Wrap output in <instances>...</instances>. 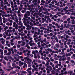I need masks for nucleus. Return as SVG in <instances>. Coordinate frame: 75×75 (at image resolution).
<instances>
[{"instance_id":"1","label":"nucleus","mask_w":75,"mask_h":75,"mask_svg":"<svg viewBox=\"0 0 75 75\" xmlns=\"http://www.w3.org/2000/svg\"><path fill=\"white\" fill-rule=\"evenodd\" d=\"M31 69H32V68L31 67H30V68H29L27 69V71H28V72H29V74H31V71H30L31 70Z\"/></svg>"},{"instance_id":"2","label":"nucleus","mask_w":75,"mask_h":75,"mask_svg":"<svg viewBox=\"0 0 75 75\" xmlns=\"http://www.w3.org/2000/svg\"><path fill=\"white\" fill-rule=\"evenodd\" d=\"M56 15H57V16H58L59 17L61 16V15L60 12H59V13H57Z\"/></svg>"},{"instance_id":"3","label":"nucleus","mask_w":75,"mask_h":75,"mask_svg":"<svg viewBox=\"0 0 75 75\" xmlns=\"http://www.w3.org/2000/svg\"><path fill=\"white\" fill-rule=\"evenodd\" d=\"M3 23H6V18H3Z\"/></svg>"},{"instance_id":"4","label":"nucleus","mask_w":75,"mask_h":75,"mask_svg":"<svg viewBox=\"0 0 75 75\" xmlns=\"http://www.w3.org/2000/svg\"><path fill=\"white\" fill-rule=\"evenodd\" d=\"M8 58H9V59H11L12 61H14V58H13L11 57V56H9L8 57Z\"/></svg>"},{"instance_id":"5","label":"nucleus","mask_w":75,"mask_h":75,"mask_svg":"<svg viewBox=\"0 0 75 75\" xmlns=\"http://www.w3.org/2000/svg\"><path fill=\"white\" fill-rule=\"evenodd\" d=\"M15 19L16 20V23H17V24H18V19L17 18V17L16 16Z\"/></svg>"},{"instance_id":"6","label":"nucleus","mask_w":75,"mask_h":75,"mask_svg":"<svg viewBox=\"0 0 75 75\" xmlns=\"http://www.w3.org/2000/svg\"><path fill=\"white\" fill-rule=\"evenodd\" d=\"M23 9L24 10H23L21 11L22 13H24L25 12V10H26V8H24Z\"/></svg>"},{"instance_id":"7","label":"nucleus","mask_w":75,"mask_h":75,"mask_svg":"<svg viewBox=\"0 0 75 75\" xmlns=\"http://www.w3.org/2000/svg\"><path fill=\"white\" fill-rule=\"evenodd\" d=\"M71 21L72 22L71 23V24H75V21H74V19L72 20Z\"/></svg>"},{"instance_id":"8","label":"nucleus","mask_w":75,"mask_h":75,"mask_svg":"<svg viewBox=\"0 0 75 75\" xmlns=\"http://www.w3.org/2000/svg\"><path fill=\"white\" fill-rule=\"evenodd\" d=\"M21 21H20L19 22L18 25H23V24L21 23Z\"/></svg>"},{"instance_id":"9","label":"nucleus","mask_w":75,"mask_h":75,"mask_svg":"<svg viewBox=\"0 0 75 75\" xmlns=\"http://www.w3.org/2000/svg\"><path fill=\"white\" fill-rule=\"evenodd\" d=\"M65 37H66V38H69V36L66 34L64 35Z\"/></svg>"},{"instance_id":"10","label":"nucleus","mask_w":75,"mask_h":75,"mask_svg":"<svg viewBox=\"0 0 75 75\" xmlns=\"http://www.w3.org/2000/svg\"><path fill=\"white\" fill-rule=\"evenodd\" d=\"M21 8H20L19 9V10L18 11L17 13L18 14L20 13V10H21Z\"/></svg>"},{"instance_id":"11","label":"nucleus","mask_w":75,"mask_h":75,"mask_svg":"<svg viewBox=\"0 0 75 75\" xmlns=\"http://www.w3.org/2000/svg\"><path fill=\"white\" fill-rule=\"evenodd\" d=\"M27 15L28 16H30V13L29 12V11H27L26 12Z\"/></svg>"},{"instance_id":"12","label":"nucleus","mask_w":75,"mask_h":75,"mask_svg":"<svg viewBox=\"0 0 75 75\" xmlns=\"http://www.w3.org/2000/svg\"><path fill=\"white\" fill-rule=\"evenodd\" d=\"M19 64H21V65H24V63L21 62V61H20L19 62Z\"/></svg>"},{"instance_id":"13","label":"nucleus","mask_w":75,"mask_h":75,"mask_svg":"<svg viewBox=\"0 0 75 75\" xmlns=\"http://www.w3.org/2000/svg\"><path fill=\"white\" fill-rule=\"evenodd\" d=\"M6 25H12V23H10V24L9 23H6Z\"/></svg>"},{"instance_id":"14","label":"nucleus","mask_w":75,"mask_h":75,"mask_svg":"<svg viewBox=\"0 0 75 75\" xmlns=\"http://www.w3.org/2000/svg\"><path fill=\"white\" fill-rule=\"evenodd\" d=\"M11 52L10 51L9 52V53H8L6 54V55H10V54H11Z\"/></svg>"},{"instance_id":"15","label":"nucleus","mask_w":75,"mask_h":75,"mask_svg":"<svg viewBox=\"0 0 75 75\" xmlns=\"http://www.w3.org/2000/svg\"><path fill=\"white\" fill-rule=\"evenodd\" d=\"M13 27H16V23L15 22H14L13 23Z\"/></svg>"},{"instance_id":"16","label":"nucleus","mask_w":75,"mask_h":75,"mask_svg":"<svg viewBox=\"0 0 75 75\" xmlns=\"http://www.w3.org/2000/svg\"><path fill=\"white\" fill-rule=\"evenodd\" d=\"M26 47H27V48H28V49H30V46H28V45H27L25 46Z\"/></svg>"},{"instance_id":"17","label":"nucleus","mask_w":75,"mask_h":75,"mask_svg":"<svg viewBox=\"0 0 75 75\" xmlns=\"http://www.w3.org/2000/svg\"><path fill=\"white\" fill-rule=\"evenodd\" d=\"M30 46H33V45L34 46V45H35V44H34V43H32L30 44Z\"/></svg>"},{"instance_id":"18","label":"nucleus","mask_w":75,"mask_h":75,"mask_svg":"<svg viewBox=\"0 0 75 75\" xmlns=\"http://www.w3.org/2000/svg\"><path fill=\"white\" fill-rule=\"evenodd\" d=\"M6 32H8L9 33H11V32H12V30H6Z\"/></svg>"},{"instance_id":"19","label":"nucleus","mask_w":75,"mask_h":75,"mask_svg":"<svg viewBox=\"0 0 75 75\" xmlns=\"http://www.w3.org/2000/svg\"><path fill=\"white\" fill-rule=\"evenodd\" d=\"M5 33L6 35L7 36H8V32H5Z\"/></svg>"},{"instance_id":"20","label":"nucleus","mask_w":75,"mask_h":75,"mask_svg":"<svg viewBox=\"0 0 75 75\" xmlns=\"http://www.w3.org/2000/svg\"><path fill=\"white\" fill-rule=\"evenodd\" d=\"M16 71H12V72H11V74H16Z\"/></svg>"},{"instance_id":"21","label":"nucleus","mask_w":75,"mask_h":75,"mask_svg":"<svg viewBox=\"0 0 75 75\" xmlns=\"http://www.w3.org/2000/svg\"><path fill=\"white\" fill-rule=\"evenodd\" d=\"M2 73V75H7L6 74H4V71H2L1 72Z\"/></svg>"},{"instance_id":"22","label":"nucleus","mask_w":75,"mask_h":75,"mask_svg":"<svg viewBox=\"0 0 75 75\" xmlns=\"http://www.w3.org/2000/svg\"><path fill=\"white\" fill-rule=\"evenodd\" d=\"M14 58H15V59H16V61H19V59H17V57H14Z\"/></svg>"},{"instance_id":"23","label":"nucleus","mask_w":75,"mask_h":75,"mask_svg":"<svg viewBox=\"0 0 75 75\" xmlns=\"http://www.w3.org/2000/svg\"><path fill=\"white\" fill-rule=\"evenodd\" d=\"M24 59H26V60L27 61H28V60H29V59L27 57H25L24 58Z\"/></svg>"},{"instance_id":"24","label":"nucleus","mask_w":75,"mask_h":75,"mask_svg":"<svg viewBox=\"0 0 75 75\" xmlns=\"http://www.w3.org/2000/svg\"><path fill=\"white\" fill-rule=\"evenodd\" d=\"M20 50L21 51H23V50H24V47H21L20 48Z\"/></svg>"},{"instance_id":"25","label":"nucleus","mask_w":75,"mask_h":75,"mask_svg":"<svg viewBox=\"0 0 75 75\" xmlns=\"http://www.w3.org/2000/svg\"><path fill=\"white\" fill-rule=\"evenodd\" d=\"M46 44H45V43H43V44H42V47H43L44 45H46Z\"/></svg>"},{"instance_id":"26","label":"nucleus","mask_w":75,"mask_h":75,"mask_svg":"<svg viewBox=\"0 0 75 75\" xmlns=\"http://www.w3.org/2000/svg\"><path fill=\"white\" fill-rule=\"evenodd\" d=\"M61 72H62L61 74L63 75L64 74V71L63 70H61Z\"/></svg>"},{"instance_id":"27","label":"nucleus","mask_w":75,"mask_h":75,"mask_svg":"<svg viewBox=\"0 0 75 75\" xmlns=\"http://www.w3.org/2000/svg\"><path fill=\"white\" fill-rule=\"evenodd\" d=\"M4 59H5L6 60V61H8V59H7V57H4Z\"/></svg>"},{"instance_id":"28","label":"nucleus","mask_w":75,"mask_h":75,"mask_svg":"<svg viewBox=\"0 0 75 75\" xmlns=\"http://www.w3.org/2000/svg\"><path fill=\"white\" fill-rule=\"evenodd\" d=\"M56 46L57 48H58L59 47V45L58 44H57L56 45Z\"/></svg>"},{"instance_id":"29","label":"nucleus","mask_w":75,"mask_h":75,"mask_svg":"<svg viewBox=\"0 0 75 75\" xmlns=\"http://www.w3.org/2000/svg\"><path fill=\"white\" fill-rule=\"evenodd\" d=\"M32 54H34V55L36 54H35V51H33V52H32Z\"/></svg>"},{"instance_id":"30","label":"nucleus","mask_w":75,"mask_h":75,"mask_svg":"<svg viewBox=\"0 0 75 75\" xmlns=\"http://www.w3.org/2000/svg\"><path fill=\"white\" fill-rule=\"evenodd\" d=\"M4 28L5 30H6V29L8 28V27L7 26H6L5 28Z\"/></svg>"},{"instance_id":"31","label":"nucleus","mask_w":75,"mask_h":75,"mask_svg":"<svg viewBox=\"0 0 75 75\" xmlns=\"http://www.w3.org/2000/svg\"><path fill=\"white\" fill-rule=\"evenodd\" d=\"M12 66L13 67H14V66H16V65L15 64V63H12Z\"/></svg>"},{"instance_id":"32","label":"nucleus","mask_w":75,"mask_h":75,"mask_svg":"<svg viewBox=\"0 0 75 75\" xmlns=\"http://www.w3.org/2000/svg\"><path fill=\"white\" fill-rule=\"evenodd\" d=\"M22 73H23V74H26L27 72L25 71H22Z\"/></svg>"},{"instance_id":"33","label":"nucleus","mask_w":75,"mask_h":75,"mask_svg":"<svg viewBox=\"0 0 75 75\" xmlns=\"http://www.w3.org/2000/svg\"><path fill=\"white\" fill-rule=\"evenodd\" d=\"M21 42H23V41H19L18 42V44H20Z\"/></svg>"},{"instance_id":"34","label":"nucleus","mask_w":75,"mask_h":75,"mask_svg":"<svg viewBox=\"0 0 75 75\" xmlns=\"http://www.w3.org/2000/svg\"><path fill=\"white\" fill-rule=\"evenodd\" d=\"M67 59L68 61H69V59H70V57H68Z\"/></svg>"},{"instance_id":"35","label":"nucleus","mask_w":75,"mask_h":75,"mask_svg":"<svg viewBox=\"0 0 75 75\" xmlns=\"http://www.w3.org/2000/svg\"><path fill=\"white\" fill-rule=\"evenodd\" d=\"M24 33H25V34H27L28 33V31H27V30H25Z\"/></svg>"},{"instance_id":"36","label":"nucleus","mask_w":75,"mask_h":75,"mask_svg":"<svg viewBox=\"0 0 75 75\" xmlns=\"http://www.w3.org/2000/svg\"><path fill=\"white\" fill-rule=\"evenodd\" d=\"M7 52V51L6 50H4V53L6 54Z\"/></svg>"},{"instance_id":"37","label":"nucleus","mask_w":75,"mask_h":75,"mask_svg":"<svg viewBox=\"0 0 75 75\" xmlns=\"http://www.w3.org/2000/svg\"><path fill=\"white\" fill-rule=\"evenodd\" d=\"M36 54H34V58H37V57L36 56Z\"/></svg>"},{"instance_id":"38","label":"nucleus","mask_w":75,"mask_h":75,"mask_svg":"<svg viewBox=\"0 0 75 75\" xmlns=\"http://www.w3.org/2000/svg\"><path fill=\"white\" fill-rule=\"evenodd\" d=\"M31 42H33V40L30 41V42L28 43V44H30V43H31Z\"/></svg>"},{"instance_id":"39","label":"nucleus","mask_w":75,"mask_h":75,"mask_svg":"<svg viewBox=\"0 0 75 75\" xmlns=\"http://www.w3.org/2000/svg\"><path fill=\"white\" fill-rule=\"evenodd\" d=\"M58 64H57V65H56V68H58Z\"/></svg>"},{"instance_id":"40","label":"nucleus","mask_w":75,"mask_h":75,"mask_svg":"<svg viewBox=\"0 0 75 75\" xmlns=\"http://www.w3.org/2000/svg\"><path fill=\"white\" fill-rule=\"evenodd\" d=\"M11 45H12V46L14 45V43H13V42H11Z\"/></svg>"},{"instance_id":"41","label":"nucleus","mask_w":75,"mask_h":75,"mask_svg":"<svg viewBox=\"0 0 75 75\" xmlns=\"http://www.w3.org/2000/svg\"><path fill=\"white\" fill-rule=\"evenodd\" d=\"M15 31L16 30H15V28H13V29L12 31H13V32H15Z\"/></svg>"},{"instance_id":"42","label":"nucleus","mask_w":75,"mask_h":75,"mask_svg":"<svg viewBox=\"0 0 75 75\" xmlns=\"http://www.w3.org/2000/svg\"><path fill=\"white\" fill-rule=\"evenodd\" d=\"M23 25H21V26H18L19 28H21L22 27Z\"/></svg>"},{"instance_id":"43","label":"nucleus","mask_w":75,"mask_h":75,"mask_svg":"<svg viewBox=\"0 0 75 75\" xmlns=\"http://www.w3.org/2000/svg\"><path fill=\"white\" fill-rule=\"evenodd\" d=\"M53 17H55V18H57V17H58V16H56V15L53 16Z\"/></svg>"},{"instance_id":"44","label":"nucleus","mask_w":75,"mask_h":75,"mask_svg":"<svg viewBox=\"0 0 75 75\" xmlns=\"http://www.w3.org/2000/svg\"><path fill=\"white\" fill-rule=\"evenodd\" d=\"M65 59H67V58H65V59L63 58L62 59V60L63 61H65Z\"/></svg>"},{"instance_id":"45","label":"nucleus","mask_w":75,"mask_h":75,"mask_svg":"<svg viewBox=\"0 0 75 75\" xmlns=\"http://www.w3.org/2000/svg\"><path fill=\"white\" fill-rule=\"evenodd\" d=\"M18 48H20V45H17Z\"/></svg>"},{"instance_id":"46","label":"nucleus","mask_w":75,"mask_h":75,"mask_svg":"<svg viewBox=\"0 0 75 75\" xmlns=\"http://www.w3.org/2000/svg\"><path fill=\"white\" fill-rule=\"evenodd\" d=\"M52 73L53 74H54V73H55V72L54 71V70H52Z\"/></svg>"},{"instance_id":"47","label":"nucleus","mask_w":75,"mask_h":75,"mask_svg":"<svg viewBox=\"0 0 75 75\" xmlns=\"http://www.w3.org/2000/svg\"><path fill=\"white\" fill-rule=\"evenodd\" d=\"M18 20L19 21H21V18L20 17L19 18Z\"/></svg>"},{"instance_id":"48","label":"nucleus","mask_w":75,"mask_h":75,"mask_svg":"<svg viewBox=\"0 0 75 75\" xmlns=\"http://www.w3.org/2000/svg\"><path fill=\"white\" fill-rule=\"evenodd\" d=\"M71 33H73L74 32V30H72L71 31Z\"/></svg>"},{"instance_id":"49","label":"nucleus","mask_w":75,"mask_h":75,"mask_svg":"<svg viewBox=\"0 0 75 75\" xmlns=\"http://www.w3.org/2000/svg\"><path fill=\"white\" fill-rule=\"evenodd\" d=\"M41 2H42V3H45V1H44L43 0H42L41 1Z\"/></svg>"},{"instance_id":"50","label":"nucleus","mask_w":75,"mask_h":75,"mask_svg":"<svg viewBox=\"0 0 75 75\" xmlns=\"http://www.w3.org/2000/svg\"><path fill=\"white\" fill-rule=\"evenodd\" d=\"M61 14H62V15L64 16V15H65V13H62Z\"/></svg>"},{"instance_id":"51","label":"nucleus","mask_w":75,"mask_h":75,"mask_svg":"<svg viewBox=\"0 0 75 75\" xmlns=\"http://www.w3.org/2000/svg\"><path fill=\"white\" fill-rule=\"evenodd\" d=\"M44 42H46V41H47V39H45L43 40Z\"/></svg>"},{"instance_id":"52","label":"nucleus","mask_w":75,"mask_h":75,"mask_svg":"<svg viewBox=\"0 0 75 75\" xmlns=\"http://www.w3.org/2000/svg\"><path fill=\"white\" fill-rule=\"evenodd\" d=\"M41 39H38V41H41Z\"/></svg>"},{"instance_id":"53","label":"nucleus","mask_w":75,"mask_h":75,"mask_svg":"<svg viewBox=\"0 0 75 75\" xmlns=\"http://www.w3.org/2000/svg\"><path fill=\"white\" fill-rule=\"evenodd\" d=\"M10 41H11V42H13V39H12L11 40H10Z\"/></svg>"},{"instance_id":"54","label":"nucleus","mask_w":75,"mask_h":75,"mask_svg":"<svg viewBox=\"0 0 75 75\" xmlns=\"http://www.w3.org/2000/svg\"><path fill=\"white\" fill-rule=\"evenodd\" d=\"M70 75H72V74H72L73 73V72L72 71H71L70 72Z\"/></svg>"},{"instance_id":"55","label":"nucleus","mask_w":75,"mask_h":75,"mask_svg":"<svg viewBox=\"0 0 75 75\" xmlns=\"http://www.w3.org/2000/svg\"><path fill=\"white\" fill-rule=\"evenodd\" d=\"M35 70H34V69H33L32 70V72H34Z\"/></svg>"},{"instance_id":"56","label":"nucleus","mask_w":75,"mask_h":75,"mask_svg":"<svg viewBox=\"0 0 75 75\" xmlns=\"http://www.w3.org/2000/svg\"><path fill=\"white\" fill-rule=\"evenodd\" d=\"M60 54H61V55H63L64 54V52H61L60 53Z\"/></svg>"},{"instance_id":"57","label":"nucleus","mask_w":75,"mask_h":75,"mask_svg":"<svg viewBox=\"0 0 75 75\" xmlns=\"http://www.w3.org/2000/svg\"><path fill=\"white\" fill-rule=\"evenodd\" d=\"M25 41H26V42L28 43V42H29V41L28 40H25Z\"/></svg>"},{"instance_id":"58","label":"nucleus","mask_w":75,"mask_h":75,"mask_svg":"<svg viewBox=\"0 0 75 75\" xmlns=\"http://www.w3.org/2000/svg\"><path fill=\"white\" fill-rule=\"evenodd\" d=\"M63 27H64V26L63 25H61L60 27H62V28H63Z\"/></svg>"},{"instance_id":"59","label":"nucleus","mask_w":75,"mask_h":75,"mask_svg":"<svg viewBox=\"0 0 75 75\" xmlns=\"http://www.w3.org/2000/svg\"><path fill=\"white\" fill-rule=\"evenodd\" d=\"M11 5H13V2H11Z\"/></svg>"},{"instance_id":"60","label":"nucleus","mask_w":75,"mask_h":75,"mask_svg":"<svg viewBox=\"0 0 75 75\" xmlns=\"http://www.w3.org/2000/svg\"><path fill=\"white\" fill-rule=\"evenodd\" d=\"M40 44H41V43H40V42H38L37 43V44H38V45H40Z\"/></svg>"},{"instance_id":"61","label":"nucleus","mask_w":75,"mask_h":75,"mask_svg":"<svg viewBox=\"0 0 75 75\" xmlns=\"http://www.w3.org/2000/svg\"><path fill=\"white\" fill-rule=\"evenodd\" d=\"M7 46H8V47H10V45L9 44H8L7 45Z\"/></svg>"},{"instance_id":"62","label":"nucleus","mask_w":75,"mask_h":75,"mask_svg":"<svg viewBox=\"0 0 75 75\" xmlns=\"http://www.w3.org/2000/svg\"><path fill=\"white\" fill-rule=\"evenodd\" d=\"M67 21H70V18H68L67 19Z\"/></svg>"},{"instance_id":"63","label":"nucleus","mask_w":75,"mask_h":75,"mask_svg":"<svg viewBox=\"0 0 75 75\" xmlns=\"http://www.w3.org/2000/svg\"><path fill=\"white\" fill-rule=\"evenodd\" d=\"M63 70L64 71H66V68H63Z\"/></svg>"},{"instance_id":"64","label":"nucleus","mask_w":75,"mask_h":75,"mask_svg":"<svg viewBox=\"0 0 75 75\" xmlns=\"http://www.w3.org/2000/svg\"><path fill=\"white\" fill-rule=\"evenodd\" d=\"M34 29L35 30H38V28H35Z\"/></svg>"}]
</instances>
